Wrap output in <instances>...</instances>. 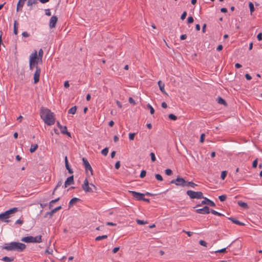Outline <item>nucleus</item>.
Listing matches in <instances>:
<instances>
[{
    "instance_id": "nucleus-1",
    "label": "nucleus",
    "mask_w": 262,
    "mask_h": 262,
    "mask_svg": "<svg viewBox=\"0 0 262 262\" xmlns=\"http://www.w3.org/2000/svg\"><path fill=\"white\" fill-rule=\"evenodd\" d=\"M40 116L48 125H52L55 122V115L50 110L42 106L40 108Z\"/></svg>"
},
{
    "instance_id": "nucleus-2",
    "label": "nucleus",
    "mask_w": 262,
    "mask_h": 262,
    "mask_svg": "<svg viewBox=\"0 0 262 262\" xmlns=\"http://www.w3.org/2000/svg\"><path fill=\"white\" fill-rule=\"evenodd\" d=\"M26 248V245L24 244L18 242H11L6 244L3 247L4 249L8 251H16L21 252Z\"/></svg>"
},
{
    "instance_id": "nucleus-3",
    "label": "nucleus",
    "mask_w": 262,
    "mask_h": 262,
    "mask_svg": "<svg viewBox=\"0 0 262 262\" xmlns=\"http://www.w3.org/2000/svg\"><path fill=\"white\" fill-rule=\"evenodd\" d=\"M17 211V208H13L10 209L3 213L0 214V221L8 222V219L11 217V215L14 213H15Z\"/></svg>"
},
{
    "instance_id": "nucleus-4",
    "label": "nucleus",
    "mask_w": 262,
    "mask_h": 262,
    "mask_svg": "<svg viewBox=\"0 0 262 262\" xmlns=\"http://www.w3.org/2000/svg\"><path fill=\"white\" fill-rule=\"evenodd\" d=\"M92 187L96 190V187L93 184H89V181L87 179L84 180L83 183L82 185V188L85 192H93L94 191Z\"/></svg>"
},
{
    "instance_id": "nucleus-5",
    "label": "nucleus",
    "mask_w": 262,
    "mask_h": 262,
    "mask_svg": "<svg viewBox=\"0 0 262 262\" xmlns=\"http://www.w3.org/2000/svg\"><path fill=\"white\" fill-rule=\"evenodd\" d=\"M21 241L24 242L25 243H40L42 242L41 240V236L39 235L36 237H33L32 236L24 237L21 238Z\"/></svg>"
},
{
    "instance_id": "nucleus-6",
    "label": "nucleus",
    "mask_w": 262,
    "mask_h": 262,
    "mask_svg": "<svg viewBox=\"0 0 262 262\" xmlns=\"http://www.w3.org/2000/svg\"><path fill=\"white\" fill-rule=\"evenodd\" d=\"M186 193L192 199H201L204 198L203 193L201 191H194L192 190H188Z\"/></svg>"
},
{
    "instance_id": "nucleus-7",
    "label": "nucleus",
    "mask_w": 262,
    "mask_h": 262,
    "mask_svg": "<svg viewBox=\"0 0 262 262\" xmlns=\"http://www.w3.org/2000/svg\"><path fill=\"white\" fill-rule=\"evenodd\" d=\"M170 183L175 184L177 186L185 187L186 181L183 178L178 177L176 180H172Z\"/></svg>"
},
{
    "instance_id": "nucleus-8",
    "label": "nucleus",
    "mask_w": 262,
    "mask_h": 262,
    "mask_svg": "<svg viewBox=\"0 0 262 262\" xmlns=\"http://www.w3.org/2000/svg\"><path fill=\"white\" fill-rule=\"evenodd\" d=\"M35 68H36V71L35 72V73L34 74V77H33L34 84L37 83L39 81L40 75V73H41V69L38 66V65L36 66Z\"/></svg>"
},
{
    "instance_id": "nucleus-9",
    "label": "nucleus",
    "mask_w": 262,
    "mask_h": 262,
    "mask_svg": "<svg viewBox=\"0 0 262 262\" xmlns=\"http://www.w3.org/2000/svg\"><path fill=\"white\" fill-rule=\"evenodd\" d=\"M129 192L130 193L132 196L137 200L140 201L143 199V197L144 196L143 193L138 192L135 191H129Z\"/></svg>"
},
{
    "instance_id": "nucleus-10",
    "label": "nucleus",
    "mask_w": 262,
    "mask_h": 262,
    "mask_svg": "<svg viewBox=\"0 0 262 262\" xmlns=\"http://www.w3.org/2000/svg\"><path fill=\"white\" fill-rule=\"evenodd\" d=\"M39 60H38L37 58V51L35 50L34 52L32 53L30 56L29 62H31L37 65Z\"/></svg>"
},
{
    "instance_id": "nucleus-11",
    "label": "nucleus",
    "mask_w": 262,
    "mask_h": 262,
    "mask_svg": "<svg viewBox=\"0 0 262 262\" xmlns=\"http://www.w3.org/2000/svg\"><path fill=\"white\" fill-rule=\"evenodd\" d=\"M57 125L62 134L67 135L69 137H71V133L68 132L67 127L66 126L61 125L58 121L57 122Z\"/></svg>"
},
{
    "instance_id": "nucleus-12",
    "label": "nucleus",
    "mask_w": 262,
    "mask_h": 262,
    "mask_svg": "<svg viewBox=\"0 0 262 262\" xmlns=\"http://www.w3.org/2000/svg\"><path fill=\"white\" fill-rule=\"evenodd\" d=\"M82 161L85 170H89L91 172V174L93 175V169L88 160L85 158H83Z\"/></svg>"
},
{
    "instance_id": "nucleus-13",
    "label": "nucleus",
    "mask_w": 262,
    "mask_h": 262,
    "mask_svg": "<svg viewBox=\"0 0 262 262\" xmlns=\"http://www.w3.org/2000/svg\"><path fill=\"white\" fill-rule=\"evenodd\" d=\"M58 18L56 16H52L50 20L49 26L50 28H55L57 22Z\"/></svg>"
},
{
    "instance_id": "nucleus-14",
    "label": "nucleus",
    "mask_w": 262,
    "mask_h": 262,
    "mask_svg": "<svg viewBox=\"0 0 262 262\" xmlns=\"http://www.w3.org/2000/svg\"><path fill=\"white\" fill-rule=\"evenodd\" d=\"M61 209V206H58L57 207H56L55 208L53 209V210H52L50 212H47L45 215V217H48V216H49V218H52V217L53 216V214L56 212L57 211L60 210Z\"/></svg>"
},
{
    "instance_id": "nucleus-15",
    "label": "nucleus",
    "mask_w": 262,
    "mask_h": 262,
    "mask_svg": "<svg viewBox=\"0 0 262 262\" xmlns=\"http://www.w3.org/2000/svg\"><path fill=\"white\" fill-rule=\"evenodd\" d=\"M196 212L199 214H208L210 213L209 208L207 206H205L204 208L201 209H198L195 210Z\"/></svg>"
},
{
    "instance_id": "nucleus-16",
    "label": "nucleus",
    "mask_w": 262,
    "mask_h": 262,
    "mask_svg": "<svg viewBox=\"0 0 262 262\" xmlns=\"http://www.w3.org/2000/svg\"><path fill=\"white\" fill-rule=\"evenodd\" d=\"M74 184V177L72 176L67 178L65 183H64V187H67L68 186Z\"/></svg>"
},
{
    "instance_id": "nucleus-17",
    "label": "nucleus",
    "mask_w": 262,
    "mask_h": 262,
    "mask_svg": "<svg viewBox=\"0 0 262 262\" xmlns=\"http://www.w3.org/2000/svg\"><path fill=\"white\" fill-rule=\"evenodd\" d=\"M158 85L159 86V89L160 91L162 92L163 94L166 95H168L167 93L165 92L164 87H165V84L163 83L161 80H159L158 82Z\"/></svg>"
},
{
    "instance_id": "nucleus-18",
    "label": "nucleus",
    "mask_w": 262,
    "mask_h": 262,
    "mask_svg": "<svg viewBox=\"0 0 262 262\" xmlns=\"http://www.w3.org/2000/svg\"><path fill=\"white\" fill-rule=\"evenodd\" d=\"M25 0H19L17 5V8L16 11L18 12L19 11H21L22 8L24 6Z\"/></svg>"
},
{
    "instance_id": "nucleus-19",
    "label": "nucleus",
    "mask_w": 262,
    "mask_h": 262,
    "mask_svg": "<svg viewBox=\"0 0 262 262\" xmlns=\"http://www.w3.org/2000/svg\"><path fill=\"white\" fill-rule=\"evenodd\" d=\"M64 161H65V165H66V167L67 168V169L68 170V172L72 174L73 173V171L72 170V169L70 167V166H69V162H68V158H67V156H66L65 158H64Z\"/></svg>"
},
{
    "instance_id": "nucleus-20",
    "label": "nucleus",
    "mask_w": 262,
    "mask_h": 262,
    "mask_svg": "<svg viewBox=\"0 0 262 262\" xmlns=\"http://www.w3.org/2000/svg\"><path fill=\"white\" fill-rule=\"evenodd\" d=\"M80 201V199L77 198H74L71 200L69 204V207L70 208L73 206L77 202Z\"/></svg>"
},
{
    "instance_id": "nucleus-21",
    "label": "nucleus",
    "mask_w": 262,
    "mask_h": 262,
    "mask_svg": "<svg viewBox=\"0 0 262 262\" xmlns=\"http://www.w3.org/2000/svg\"><path fill=\"white\" fill-rule=\"evenodd\" d=\"M217 101L219 104H223L225 106L227 105L226 101L221 97H218V98H217Z\"/></svg>"
},
{
    "instance_id": "nucleus-22",
    "label": "nucleus",
    "mask_w": 262,
    "mask_h": 262,
    "mask_svg": "<svg viewBox=\"0 0 262 262\" xmlns=\"http://www.w3.org/2000/svg\"><path fill=\"white\" fill-rule=\"evenodd\" d=\"M14 257H7L5 256L2 258V260L5 261V262H11L14 260Z\"/></svg>"
},
{
    "instance_id": "nucleus-23",
    "label": "nucleus",
    "mask_w": 262,
    "mask_h": 262,
    "mask_svg": "<svg viewBox=\"0 0 262 262\" xmlns=\"http://www.w3.org/2000/svg\"><path fill=\"white\" fill-rule=\"evenodd\" d=\"M18 24L17 21V20H15L14 22V33L15 35H17L18 34Z\"/></svg>"
},
{
    "instance_id": "nucleus-24",
    "label": "nucleus",
    "mask_w": 262,
    "mask_h": 262,
    "mask_svg": "<svg viewBox=\"0 0 262 262\" xmlns=\"http://www.w3.org/2000/svg\"><path fill=\"white\" fill-rule=\"evenodd\" d=\"M196 185H197L196 184L194 183L193 182L186 181L185 186L194 188Z\"/></svg>"
},
{
    "instance_id": "nucleus-25",
    "label": "nucleus",
    "mask_w": 262,
    "mask_h": 262,
    "mask_svg": "<svg viewBox=\"0 0 262 262\" xmlns=\"http://www.w3.org/2000/svg\"><path fill=\"white\" fill-rule=\"evenodd\" d=\"M229 220H231L233 223H235L236 225H244V224L239 222L237 220L234 219V218H229Z\"/></svg>"
},
{
    "instance_id": "nucleus-26",
    "label": "nucleus",
    "mask_w": 262,
    "mask_h": 262,
    "mask_svg": "<svg viewBox=\"0 0 262 262\" xmlns=\"http://www.w3.org/2000/svg\"><path fill=\"white\" fill-rule=\"evenodd\" d=\"M77 110L76 106H74L70 108L68 111V113L71 114H75Z\"/></svg>"
},
{
    "instance_id": "nucleus-27",
    "label": "nucleus",
    "mask_w": 262,
    "mask_h": 262,
    "mask_svg": "<svg viewBox=\"0 0 262 262\" xmlns=\"http://www.w3.org/2000/svg\"><path fill=\"white\" fill-rule=\"evenodd\" d=\"M237 204L239 206H241L243 208H248V206L247 204L245 202H243L242 201H238L237 202Z\"/></svg>"
},
{
    "instance_id": "nucleus-28",
    "label": "nucleus",
    "mask_w": 262,
    "mask_h": 262,
    "mask_svg": "<svg viewBox=\"0 0 262 262\" xmlns=\"http://www.w3.org/2000/svg\"><path fill=\"white\" fill-rule=\"evenodd\" d=\"M43 54V51L41 49H40L38 51V55H37L38 60H40V61H42Z\"/></svg>"
},
{
    "instance_id": "nucleus-29",
    "label": "nucleus",
    "mask_w": 262,
    "mask_h": 262,
    "mask_svg": "<svg viewBox=\"0 0 262 262\" xmlns=\"http://www.w3.org/2000/svg\"><path fill=\"white\" fill-rule=\"evenodd\" d=\"M37 3V0H28L27 6H32L33 4Z\"/></svg>"
},
{
    "instance_id": "nucleus-30",
    "label": "nucleus",
    "mask_w": 262,
    "mask_h": 262,
    "mask_svg": "<svg viewBox=\"0 0 262 262\" xmlns=\"http://www.w3.org/2000/svg\"><path fill=\"white\" fill-rule=\"evenodd\" d=\"M249 7L250 9V13L252 14V13L254 11V5L252 2H249Z\"/></svg>"
},
{
    "instance_id": "nucleus-31",
    "label": "nucleus",
    "mask_w": 262,
    "mask_h": 262,
    "mask_svg": "<svg viewBox=\"0 0 262 262\" xmlns=\"http://www.w3.org/2000/svg\"><path fill=\"white\" fill-rule=\"evenodd\" d=\"M107 238V235H104L98 236L96 237L95 238V240L97 241H100L102 239H106Z\"/></svg>"
},
{
    "instance_id": "nucleus-32",
    "label": "nucleus",
    "mask_w": 262,
    "mask_h": 262,
    "mask_svg": "<svg viewBox=\"0 0 262 262\" xmlns=\"http://www.w3.org/2000/svg\"><path fill=\"white\" fill-rule=\"evenodd\" d=\"M59 199H60V198H58L57 199H56L55 200H52L51 201H50L49 202V208H52L53 207V204L58 201L59 200Z\"/></svg>"
},
{
    "instance_id": "nucleus-33",
    "label": "nucleus",
    "mask_w": 262,
    "mask_h": 262,
    "mask_svg": "<svg viewBox=\"0 0 262 262\" xmlns=\"http://www.w3.org/2000/svg\"><path fill=\"white\" fill-rule=\"evenodd\" d=\"M147 107L148 109H149L150 113L151 114H154L155 110L153 108V107L150 104L148 103V104H147Z\"/></svg>"
},
{
    "instance_id": "nucleus-34",
    "label": "nucleus",
    "mask_w": 262,
    "mask_h": 262,
    "mask_svg": "<svg viewBox=\"0 0 262 262\" xmlns=\"http://www.w3.org/2000/svg\"><path fill=\"white\" fill-rule=\"evenodd\" d=\"M168 118L170 120H176L177 119V117L174 115V114H170L169 115H168Z\"/></svg>"
},
{
    "instance_id": "nucleus-35",
    "label": "nucleus",
    "mask_w": 262,
    "mask_h": 262,
    "mask_svg": "<svg viewBox=\"0 0 262 262\" xmlns=\"http://www.w3.org/2000/svg\"><path fill=\"white\" fill-rule=\"evenodd\" d=\"M206 135L204 133H203L201 135L200 139V142L201 143H203L205 141Z\"/></svg>"
},
{
    "instance_id": "nucleus-36",
    "label": "nucleus",
    "mask_w": 262,
    "mask_h": 262,
    "mask_svg": "<svg viewBox=\"0 0 262 262\" xmlns=\"http://www.w3.org/2000/svg\"><path fill=\"white\" fill-rule=\"evenodd\" d=\"M227 176V171H223L221 172V178L222 180H224Z\"/></svg>"
},
{
    "instance_id": "nucleus-37",
    "label": "nucleus",
    "mask_w": 262,
    "mask_h": 262,
    "mask_svg": "<svg viewBox=\"0 0 262 262\" xmlns=\"http://www.w3.org/2000/svg\"><path fill=\"white\" fill-rule=\"evenodd\" d=\"M211 212L213 214L216 215H218V216H223V214H222V213H221L220 212H217L216 211H215L214 210H211Z\"/></svg>"
},
{
    "instance_id": "nucleus-38",
    "label": "nucleus",
    "mask_w": 262,
    "mask_h": 262,
    "mask_svg": "<svg viewBox=\"0 0 262 262\" xmlns=\"http://www.w3.org/2000/svg\"><path fill=\"white\" fill-rule=\"evenodd\" d=\"M136 222L139 225H144L147 223L146 222L140 220H137Z\"/></svg>"
},
{
    "instance_id": "nucleus-39",
    "label": "nucleus",
    "mask_w": 262,
    "mask_h": 262,
    "mask_svg": "<svg viewBox=\"0 0 262 262\" xmlns=\"http://www.w3.org/2000/svg\"><path fill=\"white\" fill-rule=\"evenodd\" d=\"M108 148H103V150L101 151V154L104 156H106L108 152Z\"/></svg>"
},
{
    "instance_id": "nucleus-40",
    "label": "nucleus",
    "mask_w": 262,
    "mask_h": 262,
    "mask_svg": "<svg viewBox=\"0 0 262 262\" xmlns=\"http://www.w3.org/2000/svg\"><path fill=\"white\" fill-rule=\"evenodd\" d=\"M219 198L221 202H223L226 200L227 196L226 195H222L219 196Z\"/></svg>"
},
{
    "instance_id": "nucleus-41",
    "label": "nucleus",
    "mask_w": 262,
    "mask_h": 262,
    "mask_svg": "<svg viewBox=\"0 0 262 262\" xmlns=\"http://www.w3.org/2000/svg\"><path fill=\"white\" fill-rule=\"evenodd\" d=\"M146 174V171L144 170H143L141 172V173H140V177L141 178H144L145 177Z\"/></svg>"
},
{
    "instance_id": "nucleus-42",
    "label": "nucleus",
    "mask_w": 262,
    "mask_h": 262,
    "mask_svg": "<svg viewBox=\"0 0 262 262\" xmlns=\"http://www.w3.org/2000/svg\"><path fill=\"white\" fill-rule=\"evenodd\" d=\"M194 21L193 18L192 16H189L187 18V23L188 24H192Z\"/></svg>"
},
{
    "instance_id": "nucleus-43",
    "label": "nucleus",
    "mask_w": 262,
    "mask_h": 262,
    "mask_svg": "<svg viewBox=\"0 0 262 262\" xmlns=\"http://www.w3.org/2000/svg\"><path fill=\"white\" fill-rule=\"evenodd\" d=\"M151 159L152 162H155L156 161V156L154 152H151L150 154Z\"/></svg>"
},
{
    "instance_id": "nucleus-44",
    "label": "nucleus",
    "mask_w": 262,
    "mask_h": 262,
    "mask_svg": "<svg viewBox=\"0 0 262 262\" xmlns=\"http://www.w3.org/2000/svg\"><path fill=\"white\" fill-rule=\"evenodd\" d=\"M155 177L159 181H162L163 180L162 177L160 174H156Z\"/></svg>"
},
{
    "instance_id": "nucleus-45",
    "label": "nucleus",
    "mask_w": 262,
    "mask_h": 262,
    "mask_svg": "<svg viewBox=\"0 0 262 262\" xmlns=\"http://www.w3.org/2000/svg\"><path fill=\"white\" fill-rule=\"evenodd\" d=\"M206 200L208 201V205H209L211 206H212V207H214L215 206V203L213 201H212L210 200Z\"/></svg>"
},
{
    "instance_id": "nucleus-46",
    "label": "nucleus",
    "mask_w": 262,
    "mask_h": 262,
    "mask_svg": "<svg viewBox=\"0 0 262 262\" xmlns=\"http://www.w3.org/2000/svg\"><path fill=\"white\" fill-rule=\"evenodd\" d=\"M215 253H225V252H226V248H223L222 249H220V250L215 251Z\"/></svg>"
},
{
    "instance_id": "nucleus-47",
    "label": "nucleus",
    "mask_w": 262,
    "mask_h": 262,
    "mask_svg": "<svg viewBox=\"0 0 262 262\" xmlns=\"http://www.w3.org/2000/svg\"><path fill=\"white\" fill-rule=\"evenodd\" d=\"M172 172V170L170 169H166L165 170V173L167 175V176H170L171 175Z\"/></svg>"
},
{
    "instance_id": "nucleus-48",
    "label": "nucleus",
    "mask_w": 262,
    "mask_h": 262,
    "mask_svg": "<svg viewBox=\"0 0 262 262\" xmlns=\"http://www.w3.org/2000/svg\"><path fill=\"white\" fill-rule=\"evenodd\" d=\"M135 135H136L135 133H129V140H134V139L135 138Z\"/></svg>"
},
{
    "instance_id": "nucleus-49",
    "label": "nucleus",
    "mask_w": 262,
    "mask_h": 262,
    "mask_svg": "<svg viewBox=\"0 0 262 262\" xmlns=\"http://www.w3.org/2000/svg\"><path fill=\"white\" fill-rule=\"evenodd\" d=\"M128 101L130 104H132L133 105L136 104L135 101L134 100V99L132 97H129L128 99Z\"/></svg>"
},
{
    "instance_id": "nucleus-50",
    "label": "nucleus",
    "mask_w": 262,
    "mask_h": 262,
    "mask_svg": "<svg viewBox=\"0 0 262 262\" xmlns=\"http://www.w3.org/2000/svg\"><path fill=\"white\" fill-rule=\"evenodd\" d=\"M186 16H187V12H186V11L183 12V13L181 15V19L182 20H184V19H185Z\"/></svg>"
},
{
    "instance_id": "nucleus-51",
    "label": "nucleus",
    "mask_w": 262,
    "mask_h": 262,
    "mask_svg": "<svg viewBox=\"0 0 262 262\" xmlns=\"http://www.w3.org/2000/svg\"><path fill=\"white\" fill-rule=\"evenodd\" d=\"M36 64L33 63L29 62V68L30 70H32L34 67H36Z\"/></svg>"
},
{
    "instance_id": "nucleus-52",
    "label": "nucleus",
    "mask_w": 262,
    "mask_h": 262,
    "mask_svg": "<svg viewBox=\"0 0 262 262\" xmlns=\"http://www.w3.org/2000/svg\"><path fill=\"white\" fill-rule=\"evenodd\" d=\"M199 243H200V244L201 246H204V247H206L207 246L206 242L205 241H203V240L200 241Z\"/></svg>"
},
{
    "instance_id": "nucleus-53",
    "label": "nucleus",
    "mask_w": 262,
    "mask_h": 262,
    "mask_svg": "<svg viewBox=\"0 0 262 262\" xmlns=\"http://www.w3.org/2000/svg\"><path fill=\"white\" fill-rule=\"evenodd\" d=\"M204 200L202 201L201 205L208 204V201L206 200H209L207 198L204 197Z\"/></svg>"
},
{
    "instance_id": "nucleus-54",
    "label": "nucleus",
    "mask_w": 262,
    "mask_h": 262,
    "mask_svg": "<svg viewBox=\"0 0 262 262\" xmlns=\"http://www.w3.org/2000/svg\"><path fill=\"white\" fill-rule=\"evenodd\" d=\"M22 35L24 37H28L30 36L29 34L27 32H23L22 33Z\"/></svg>"
},
{
    "instance_id": "nucleus-55",
    "label": "nucleus",
    "mask_w": 262,
    "mask_h": 262,
    "mask_svg": "<svg viewBox=\"0 0 262 262\" xmlns=\"http://www.w3.org/2000/svg\"><path fill=\"white\" fill-rule=\"evenodd\" d=\"M257 165V159L255 160L252 163V167L254 168L256 167Z\"/></svg>"
},
{
    "instance_id": "nucleus-56",
    "label": "nucleus",
    "mask_w": 262,
    "mask_h": 262,
    "mask_svg": "<svg viewBox=\"0 0 262 262\" xmlns=\"http://www.w3.org/2000/svg\"><path fill=\"white\" fill-rule=\"evenodd\" d=\"M257 38L259 41H260L262 40V33H259L258 34V35L257 36Z\"/></svg>"
},
{
    "instance_id": "nucleus-57",
    "label": "nucleus",
    "mask_w": 262,
    "mask_h": 262,
    "mask_svg": "<svg viewBox=\"0 0 262 262\" xmlns=\"http://www.w3.org/2000/svg\"><path fill=\"white\" fill-rule=\"evenodd\" d=\"M245 76L246 79L248 80H250L252 79V77L249 74H246Z\"/></svg>"
},
{
    "instance_id": "nucleus-58",
    "label": "nucleus",
    "mask_w": 262,
    "mask_h": 262,
    "mask_svg": "<svg viewBox=\"0 0 262 262\" xmlns=\"http://www.w3.org/2000/svg\"><path fill=\"white\" fill-rule=\"evenodd\" d=\"M61 182H58V184H57V185H56V187H55V188H54V191H53V193H52L53 194H54V193H55V192L56 190L57 189V188L59 186H60V185H61Z\"/></svg>"
},
{
    "instance_id": "nucleus-59",
    "label": "nucleus",
    "mask_w": 262,
    "mask_h": 262,
    "mask_svg": "<svg viewBox=\"0 0 262 262\" xmlns=\"http://www.w3.org/2000/svg\"><path fill=\"white\" fill-rule=\"evenodd\" d=\"M115 168L118 169L120 168V162L119 161H118L115 164Z\"/></svg>"
},
{
    "instance_id": "nucleus-60",
    "label": "nucleus",
    "mask_w": 262,
    "mask_h": 262,
    "mask_svg": "<svg viewBox=\"0 0 262 262\" xmlns=\"http://www.w3.org/2000/svg\"><path fill=\"white\" fill-rule=\"evenodd\" d=\"M223 46L222 45H220L217 46V47L216 48V50L218 51H220L223 50Z\"/></svg>"
},
{
    "instance_id": "nucleus-61",
    "label": "nucleus",
    "mask_w": 262,
    "mask_h": 262,
    "mask_svg": "<svg viewBox=\"0 0 262 262\" xmlns=\"http://www.w3.org/2000/svg\"><path fill=\"white\" fill-rule=\"evenodd\" d=\"M183 231L186 233L188 235V236H191L193 234V232L190 231H186L185 230H183Z\"/></svg>"
},
{
    "instance_id": "nucleus-62",
    "label": "nucleus",
    "mask_w": 262,
    "mask_h": 262,
    "mask_svg": "<svg viewBox=\"0 0 262 262\" xmlns=\"http://www.w3.org/2000/svg\"><path fill=\"white\" fill-rule=\"evenodd\" d=\"M161 106L163 108H166L167 107V105L165 102H163L161 104Z\"/></svg>"
},
{
    "instance_id": "nucleus-63",
    "label": "nucleus",
    "mask_w": 262,
    "mask_h": 262,
    "mask_svg": "<svg viewBox=\"0 0 262 262\" xmlns=\"http://www.w3.org/2000/svg\"><path fill=\"white\" fill-rule=\"evenodd\" d=\"M119 249H120L119 247H115V248H114L113 249V252L114 253H117L119 251Z\"/></svg>"
},
{
    "instance_id": "nucleus-64",
    "label": "nucleus",
    "mask_w": 262,
    "mask_h": 262,
    "mask_svg": "<svg viewBox=\"0 0 262 262\" xmlns=\"http://www.w3.org/2000/svg\"><path fill=\"white\" fill-rule=\"evenodd\" d=\"M186 38H187V35H186V34H183V35H181V36H180V39H181V40H184V39H185Z\"/></svg>"
}]
</instances>
